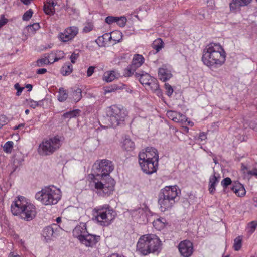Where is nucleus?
I'll return each instance as SVG.
<instances>
[{"mask_svg": "<svg viewBox=\"0 0 257 257\" xmlns=\"http://www.w3.org/2000/svg\"><path fill=\"white\" fill-rule=\"evenodd\" d=\"M47 72V69L45 68H40L37 70V73L38 74H43Z\"/></svg>", "mask_w": 257, "mask_h": 257, "instance_id": "nucleus-55", "label": "nucleus"}, {"mask_svg": "<svg viewBox=\"0 0 257 257\" xmlns=\"http://www.w3.org/2000/svg\"><path fill=\"white\" fill-rule=\"evenodd\" d=\"M164 46V42L160 38H158L154 41L152 44V47L159 52Z\"/></svg>", "mask_w": 257, "mask_h": 257, "instance_id": "nucleus-31", "label": "nucleus"}, {"mask_svg": "<svg viewBox=\"0 0 257 257\" xmlns=\"http://www.w3.org/2000/svg\"><path fill=\"white\" fill-rule=\"evenodd\" d=\"M14 87L17 90V91L16 92V95L17 96L20 95L21 93H22V91L24 89V87H20V86L19 84V83L15 84V85H14Z\"/></svg>", "mask_w": 257, "mask_h": 257, "instance_id": "nucleus-48", "label": "nucleus"}, {"mask_svg": "<svg viewBox=\"0 0 257 257\" xmlns=\"http://www.w3.org/2000/svg\"><path fill=\"white\" fill-rule=\"evenodd\" d=\"M113 170L112 162L107 159L97 160L93 166V175L96 177L107 178Z\"/></svg>", "mask_w": 257, "mask_h": 257, "instance_id": "nucleus-10", "label": "nucleus"}, {"mask_svg": "<svg viewBox=\"0 0 257 257\" xmlns=\"http://www.w3.org/2000/svg\"><path fill=\"white\" fill-rule=\"evenodd\" d=\"M65 53L63 51H57L56 52V57L54 58V60L52 62V63H54L55 62L58 61V60L63 59L64 57Z\"/></svg>", "mask_w": 257, "mask_h": 257, "instance_id": "nucleus-41", "label": "nucleus"}, {"mask_svg": "<svg viewBox=\"0 0 257 257\" xmlns=\"http://www.w3.org/2000/svg\"><path fill=\"white\" fill-rule=\"evenodd\" d=\"M150 90L155 93L158 96L160 97L162 95V92L160 89L157 80L153 78L148 85H147Z\"/></svg>", "mask_w": 257, "mask_h": 257, "instance_id": "nucleus-21", "label": "nucleus"}, {"mask_svg": "<svg viewBox=\"0 0 257 257\" xmlns=\"http://www.w3.org/2000/svg\"><path fill=\"white\" fill-rule=\"evenodd\" d=\"M47 58H48V60H54V58L56 57V52H52L51 53L47 54V56H46Z\"/></svg>", "mask_w": 257, "mask_h": 257, "instance_id": "nucleus-54", "label": "nucleus"}, {"mask_svg": "<svg viewBox=\"0 0 257 257\" xmlns=\"http://www.w3.org/2000/svg\"><path fill=\"white\" fill-rule=\"evenodd\" d=\"M33 12L31 9L27 11L23 16L24 21H28L32 16Z\"/></svg>", "mask_w": 257, "mask_h": 257, "instance_id": "nucleus-42", "label": "nucleus"}, {"mask_svg": "<svg viewBox=\"0 0 257 257\" xmlns=\"http://www.w3.org/2000/svg\"><path fill=\"white\" fill-rule=\"evenodd\" d=\"M61 198L60 190L54 186L46 187L35 195V198L45 205L56 204Z\"/></svg>", "mask_w": 257, "mask_h": 257, "instance_id": "nucleus-6", "label": "nucleus"}, {"mask_svg": "<svg viewBox=\"0 0 257 257\" xmlns=\"http://www.w3.org/2000/svg\"><path fill=\"white\" fill-rule=\"evenodd\" d=\"M11 210L14 215H19L22 219L27 221L33 219L36 214L35 206L23 196H18V199L13 202Z\"/></svg>", "mask_w": 257, "mask_h": 257, "instance_id": "nucleus-3", "label": "nucleus"}, {"mask_svg": "<svg viewBox=\"0 0 257 257\" xmlns=\"http://www.w3.org/2000/svg\"><path fill=\"white\" fill-rule=\"evenodd\" d=\"M178 194L176 186H166L161 190L159 194L158 203L162 212L172 207L175 203Z\"/></svg>", "mask_w": 257, "mask_h": 257, "instance_id": "nucleus-5", "label": "nucleus"}, {"mask_svg": "<svg viewBox=\"0 0 257 257\" xmlns=\"http://www.w3.org/2000/svg\"><path fill=\"white\" fill-rule=\"evenodd\" d=\"M242 246V237L238 236L234 240L233 248L235 251L240 249Z\"/></svg>", "mask_w": 257, "mask_h": 257, "instance_id": "nucleus-35", "label": "nucleus"}, {"mask_svg": "<svg viewBox=\"0 0 257 257\" xmlns=\"http://www.w3.org/2000/svg\"><path fill=\"white\" fill-rule=\"evenodd\" d=\"M58 235L57 226L53 224L52 226L46 227L43 231L42 235L47 241L55 237Z\"/></svg>", "mask_w": 257, "mask_h": 257, "instance_id": "nucleus-17", "label": "nucleus"}, {"mask_svg": "<svg viewBox=\"0 0 257 257\" xmlns=\"http://www.w3.org/2000/svg\"><path fill=\"white\" fill-rule=\"evenodd\" d=\"M95 69V67L94 66H90L87 71V76L88 77H90L94 72V70Z\"/></svg>", "mask_w": 257, "mask_h": 257, "instance_id": "nucleus-49", "label": "nucleus"}, {"mask_svg": "<svg viewBox=\"0 0 257 257\" xmlns=\"http://www.w3.org/2000/svg\"><path fill=\"white\" fill-rule=\"evenodd\" d=\"M56 5V3L52 2L51 5L44 4V11L47 14L49 15H53L55 13L54 7Z\"/></svg>", "mask_w": 257, "mask_h": 257, "instance_id": "nucleus-26", "label": "nucleus"}, {"mask_svg": "<svg viewBox=\"0 0 257 257\" xmlns=\"http://www.w3.org/2000/svg\"><path fill=\"white\" fill-rule=\"evenodd\" d=\"M52 2L53 1L52 0H47V3L46 4L51 5Z\"/></svg>", "mask_w": 257, "mask_h": 257, "instance_id": "nucleus-64", "label": "nucleus"}, {"mask_svg": "<svg viewBox=\"0 0 257 257\" xmlns=\"http://www.w3.org/2000/svg\"><path fill=\"white\" fill-rule=\"evenodd\" d=\"M116 22L118 25L121 27H124L127 22V19L125 16L117 17Z\"/></svg>", "mask_w": 257, "mask_h": 257, "instance_id": "nucleus-37", "label": "nucleus"}, {"mask_svg": "<svg viewBox=\"0 0 257 257\" xmlns=\"http://www.w3.org/2000/svg\"><path fill=\"white\" fill-rule=\"evenodd\" d=\"M8 22V20L2 15L0 18V28L5 25Z\"/></svg>", "mask_w": 257, "mask_h": 257, "instance_id": "nucleus-52", "label": "nucleus"}, {"mask_svg": "<svg viewBox=\"0 0 257 257\" xmlns=\"http://www.w3.org/2000/svg\"><path fill=\"white\" fill-rule=\"evenodd\" d=\"M219 176L217 177L215 175V173L213 175L211 176L209 178V191L210 193L213 194L215 191V186L216 184L219 182Z\"/></svg>", "mask_w": 257, "mask_h": 257, "instance_id": "nucleus-22", "label": "nucleus"}, {"mask_svg": "<svg viewBox=\"0 0 257 257\" xmlns=\"http://www.w3.org/2000/svg\"><path fill=\"white\" fill-rule=\"evenodd\" d=\"M226 56V53L220 44L211 43L204 48L202 61L210 68H216L225 63Z\"/></svg>", "mask_w": 257, "mask_h": 257, "instance_id": "nucleus-1", "label": "nucleus"}, {"mask_svg": "<svg viewBox=\"0 0 257 257\" xmlns=\"http://www.w3.org/2000/svg\"><path fill=\"white\" fill-rule=\"evenodd\" d=\"M23 161L24 160L23 159L21 158L18 159L16 158V156H15L13 161L14 165L15 166H17L18 165H20Z\"/></svg>", "mask_w": 257, "mask_h": 257, "instance_id": "nucleus-51", "label": "nucleus"}, {"mask_svg": "<svg viewBox=\"0 0 257 257\" xmlns=\"http://www.w3.org/2000/svg\"><path fill=\"white\" fill-rule=\"evenodd\" d=\"M117 78L114 71L106 72L104 73L103 79L107 82H110Z\"/></svg>", "mask_w": 257, "mask_h": 257, "instance_id": "nucleus-25", "label": "nucleus"}, {"mask_svg": "<svg viewBox=\"0 0 257 257\" xmlns=\"http://www.w3.org/2000/svg\"><path fill=\"white\" fill-rule=\"evenodd\" d=\"M127 114L125 111L116 105H112L106 110V120L108 121V126L116 127L124 121Z\"/></svg>", "mask_w": 257, "mask_h": 257, "instance_id": "nucleus-9", "label": "nucleus"}, {"mask_svg": "<svg viewBox=\"0 0 257 257\" xmlns=\"http://www.w3.org/2000/svg\"><path fill=\"white\" fill-rule=\"evenodd\" d=\"M110 257H124V256L123 255H119L118 254H117V253H113V254H112Z\"/></svg>", "mask_w": 257, "mask_h": 257, "instance_id": "nucleus-61", "label": "nucleus"}, {"mask_svg": "<svg viewBox=\"0 0 257 257\" xmlns=\"http://www.w3.org/2000/svg\"><path fill=\"white\" fill-rule=\"evenodd\" d=\"M31 27H32L35 30H38L40 27L38 23H34Z\"/></svg>", "mask_w": 257, "mask_h": 257, "instance_id": "nucleus-58", "label": "nucleus"}, {"mask_svg": "<svg viewBox=\"0 0 257 257\" xmlns=\"http://www.w3.org/2000/svg\"><path fill=\"white\" fill-rule=\"evenodd\" d=\"M257 227V221H253L248 223L247 226L248 232L252 233L254 232Z\"/></svg>", "mask_w": 257, "mask_h": 257, "instance_id": "nucleus-39", "label": "nucleus"}, {"mask_svg": "<svg viewBox=\"0 0 257 257\" xmlns=\"http://www.w3.org/2000/svg\"><path fill=\"white\" fill-rule=\"evenodd\" d=\"M13 146V142L12 141H8L4 145V151L8 153H11Z\"/></svg>", "mask_w": 257, "mask_h": 257, "instance_id": "nucleus-38", "label": "nucleus"}, {"mask_svg": "<svg viewBox=\"0 0 257 257\" xmlns=\"http://www.w3.org/2000/svg\"><path fill=\"white\" fill-rule=\"evenodd\" d=\"M51 63H52L48 60V58H47L46 56H45V58H41L40 59H38L37 61L33 64V65L36 67H40Z\"/></svg>", "mask_w": 257, "mask_h": 257, "instance_id": "nucleus-29", "label": "nucleus"}, {"mask_svg": "<svg viewBox=\"0 0 257 257\" xmlns=\"http://www.w3.org/2000/svg\"><path fill=\"white\" fill-rule=\"evenodd\" d=\"M158 76L161 80L165 82L172 77V74L171 71L167 68L166 65H163L158 70Z\"/></svg>", "mask_w": 257, "mask_h": 257, "instance_id": "nucleus-19", "label": "nucleus"}, {"mask_svg": "<svg viewBox=\"0 0 257 257\" xmlns=\"http://www.w3.org/2000/svg\"><path fill=\"white\" fill-rule=\"evenodd\" d=\"M165 88L166 90V94L168 96H170L172 95L173 92V89L172 87V86L169 84L168 83H166L164 85Z\"/></svg>", "mask_w": 257, "mask_h": 257, "instance_id": "nucleus-43", "label": "nucleus"}, {"mask_svg": "<svg viewBox=\"0 0 257 257\" xmlns=\"http://www.w3.org/2000/svg\"><path fill=\"white\" fill-rule=\"evenodd\" d=\"M94 183L96 193L99 196H108L112 193L114 188V180L110 177H94Z\"/></svg>", "mask_w": 257, "mask_h": 257, "instance_id": "nucleus-7", "label": "nucleus"}, {"mask_svg": "<svg viewBox=\"0 0 257 257\" xmlns=\"http://www.w3.org/2000/svg\"><path fill=\"white\" fill-rule=\"evenodd\" d=\"M252 0H232L229 4L230 11L237 13L241 10V8L248 6Z\"/></svg>", "mask_w": 257, "mask_h": 257, "instance_id": "nucleus-15", "label": "nucleus"}, {"mask_svg": "<svg viewBox=\"0 0 257 257\" xmlns=\"http://www.w3.org/2000/svg\"><path fill=\"white\" fill-rule=\"evenodd\" d=\"M207 139L206 134L204 132L200 133L198 139L201 141H205Z\"/></svg>", "mask_w": 257, "mask_h": 257, "instance_id": "nucleus-53", "label": "nucleus"}, {"mask_svg": "<svg viewBox=\"0 0 257 257\" xmlns=\"http://www.w3.org/2000/svg\"><path fill=\"white\" fill-rule=\"evenodd\" d=\"M96 214L95 218L100 225L107 226L110 225L116 216L115 212L107 204L100 206L93 210Z\"/></svg>", "mask_w": 257, "mask_h": 257, "instance_id": "nucleus-8", "label": "nucleus"}, {"mask_svg": "<svg viewBox=\"0 0 257 257\" xmlns=\"http://www.w3.org/2000/svg\"><path fill=\"white\" fill-rule=\"evenodd\" d=\"M178 249L182 256L184 257H189L193 253V244L190 241L184 240L179 243Z\"/></svg>", "mask_w": 257, "mask_h": 257, "instance_id": "nucleus-14", "label": "nucleus"}, {"mask_svg": "<svg viewBox=\"0 0 257 257\" xmlns=\"http://www.w3.org/2000/svg\"><path fill=\"white\" fill-rule=\"evenodd\" d=\"M88 233L86 225L84 223H80L79 225L76 226L73 230V235L77 238L79 241Z\"/></svg>", "mask_w": 257, "mask_h": 257, "instance_id": "nucleus-18", "label": "nucleus"}, {"mask_svg": "<svg viewBox=\"0 0 257 257\" xmlns=\"http://www.w3.org/2000/svg\"><path fill=\"white\" fill-rule=\"evenodd\" d=\"M56 222L59 223L61 221V218L60 217H58L56 219Z\"/></svg>", "mask_w": 257, "mask_h": 257, "instance_id": "nucleus-63", "label": "nucleus"}, {"mask_svg": "<svg viewBox=\"0 0 257 257\" xmlns=\"http://www.w3.org/2000/svg\"><path fill=\"white\" fill-rule=\"evenodd\" d=\"M79 57V53H76L75 52L73 53L70 57L71 63L73 64L75 63L76 60Z\"/></svg>", "mask_w": 257, "mask_h": 257, "instance_id": "nucleus-47", "label": "nucleus"}, {"mask_svg": "<svg viewBox=\"0 0 257 257\" xmlns=\"http://www.w3.org/2000/svg\"><path fill=\"white\" fill-rule=\"evenodd\" d=\"M59 38L63 42H68L72 40L69 34L67 33L66 30L64 32L59 34Z\"/></svg>", "mask_w": 257, "mask_h": 257, "instance_id": "nucleus-36", "label": "nucleus"}, {"mask_svg": "<svg viewBox=\"0 0 257 257\" xmlns=\"http://www.w3.org/2000/svg\"><path fill=\"white\" fill-rule=\"evenodd\" d=\"M33 86L31 84H28L26 85V88L28 89V91H30L32 89Z\"/></svg>", "mask_w": 257, "mask_h": 257, "instance_id": "nucleus-59", "label": "nucleus"}, {"mask_svg": "<svg viewBox=\"0 0 257 257\" xmlns=\"http://www.w3.org/2000/svg\"><path fill=\"white\" fill-rule=\"evenodd\" d=\"M123 148L127 151L132 150L135 147L134 143L128 138H125L123 142Z\"/></svg>", "mask_w": 257, "mask_h": 257, "instance_id": "nucleus-28", "label": "nucleus"}, {"mask_svg": "<svg viewBox=\"0 0 257 257\" xmlns=\"http://www.w3.org/2000/svg\"><path fill=\"white\" fill-rule=\"evenodd\" d=\"M165 219L162 218H158L154 220L153 224V226L158 230H161L165 226Z\"/></svg>", "mask_w": 257, "mask_h": 257, "instance_id": "nucleus-32", "label": "nucleus"}, {"mask_svg": "<svg viewBox=\"0 0 257 257\" xmlns=\"http://www.w3.org/2000/svg\"><path fill=\"white\" fill-rule=\"evenodd\" d=\"M68 94L66 90L63 88L61 87L59 89L58 100L60 102L65 101L68 98Z\"/></svg>", "mask_w": 257, "mask_h": 257, "instance_id": "nucleus-27", "label": "nucleus"}, {"mask_svg": "<svg viewBox=\"0 0 257 257\" xmlns=\"http://www.w3.org/2000/svg\"><path fill=\"white\" fill-rule=\"evenodd\" d=\"M61 140L58 136H55L43 141L39 145V153L42 155H50L61 146Z\"/></svg>", "mask_w": 257, "mask_h": 257, "instance_id": "nucleus-11", "label": "nucleus"}, {"mask_svg": "<svg viewBox=\"0 0 257 257\" xmlns=\"http://www.w3.org/2000/svg\"><path fill=\"white\" fill-rule=\"evenodd\" d=\"M224 191L227 189L229 185H231L230 189L237 196L242 197L245 195L246 191L244 186L239 182L232 183L231 179L229 177L224 178L221 182Z\"/></svg>", "mask_w": 257, "mask_h": 257, "instance_id": "nucleus-12", "label": "nucleus"}, {"mask_svg": "<svg viewBox=\"0 0 257 257\" xmlns=\"http://www.w3.org/2000/svg\"><path fill=\"white\" fill-rule=\"evenodd\" d=\"M161 241L154 234H149L140 237L137 244V249L142 254L146 255L151 253L158 251L161 247Z\"/></svg>", "mask_w": 257, "mask_h": 257, "instance_id": "nucleus-4", "label": "nucleus"}, {"mask_svg": "<svg viewBox=\"0 0 257 257\" xmlns=\"http://www.w3.org/2000/svg\"><path fill=\"white\" fill-rule=\"evenodd\" d=\"M180 119H181V122H180L181 123H182L183 122H185L186 120V116L183 115V114H181V113H180Z\"/></svg>", "mask_w": 257, "mask_h": 257, "instance_id": "nucleus-57", "label": "nucleus"}, {"mask_svg": "<svg viewBox=\"0 0 257 257\" xmlns=\"http://www.w3.org/2000/svg\"><path fill=\"white\" fill-rule=\"evenodd\" d=\"M80 110L79 109H75L72 111H69L63 114V117L64 118H71L79 115Z\"/></svg>", "mask_w": 257, "mask_h": 257, "instance_id": "nucleus-33", "label": "nucleus"}, {"mask_svg": "<svg viewBox=\"0 0 257 257\" xmlns=\"http://www.w3.org/2000/svg\"><path fill=\"white\" fill-rule=\"evenodd\" d=\"M116 18H117V17H114V16H107V17H106V18L105 19V22L109 25L112 24L113 23L116 22V21L117 20Z\"/></svg>", "mask_w": 257, "mask_h": 257, "instance_id": "nucleus-44", "label": "nucleus"}, {"mask_svg": "<svg viewBox=\"0 0 257 257\" xmlns=\"http://www.w3.org/2000/svg\"><path fill=\"white\" fill-rule=\"evenodd\" d=\"M115 89H106L105 90V93H109V92H111L112 91H113Z\"/></svg>", "mask_w": 257, "mask_h": 257, "instance_id": "nucleus-62", "label": "nucleus"}, {"mask_svg": "<svg viewBox=\"0 0 257 257\" xmlns=\"http://www.w3.org/2000/svg\"><path fill=\"white\" fill-rule=\"evenodd\" d=\"M180 112H177V115L175 116V119L174 120V122H181V119H180Z\"/></svg>", "mask_w": 257, "mask_h": 257, "instance_id": "nucleus-56", "label": "nucleus"}, {"mask_svg": "<svg viewBox=\"0 0 257 257\" xmlns=\"http://www.w3.org/2000/svg\"><path fill=\"white\" fill-rule=\"evenodd\" d=\"M82 239L80 242L85 245L86 247H92L94 246L100 239V236L92 235L87 233Z\"/></svg>", "mask_w": 257, "mask_h": 257, "instance_id": "nucleus-16", "label": "nucleus"}, {"mask_svg": "<svg viewBox=\"0 0 257 257\" xmlns=\"http://www.w3.org/2000/svg\"><path fill=\"white\" fill-rule=\"evenodd\" d=\"M112 34L114 38L113 40L114 41L119 42L122 39V33L119 31H113Z\"/></svg>", "mask_w": 257, "mask_h": 257, "instance_id": "nucleus-40", "label": "nucleus"}, {"mask_svg": "<svg viewBox=\"0 0 257 257\" xmlns=\"http://www.w3.org/2000/svg\"><path fill=\"white\" fill-rule=\"evenodd\" d=\"M8 123V118L7 117L2 114H0V129L2 128V127L7 124Z\"/></svg>", "mask_w": 257, "mask_h": 257, "instance_id": "nucleus-45", "label": "nucleus"}, {"mask_svg": "<svg viewBox=\"0 0 257 257\" xmlns=\"http://www.w3.org/2000/svg\"><path fill=\"white\" fill-rule=\"evenodd\" d=\"M92 29L93 26L91 24H88L84 27L83 31L85 33H88L90 32Z\"/></svg>", "mask_w": 257, "mask_h": 257, "instance_id": "nucleus-50", "label": "nucleus"}, {"mask_svg": "<svg viewBox=\"0 0 257 257\" xmlns=\"http://www.w3.org/2000/svg\"><path fill=\"white\" fill-rule=\"evenodd\" d=\"M73 71V66L70 63H66L62 66L61 72L64 76L70 75Z\"/></svg>", "mask_w": 257, "mask_h": 257, "instance_id": "nucleus-24", "label": "nucleus"}, {"mask_svg": "<svg viewBox=\"0 0 257 257\" xmlns=\"http://www.w3.org/2000/svg\"><path fill=\"white\" fill-rule=\"evenodd\" d=\"M65 30L67 33L69 34L70 37L71 38L72 40L78 33V28L75 26H70L67 28Z\"/></svg>", "mask_w": 257, "mask_h": 257, "instance_id": "nucleus-30", "label": "nucleus"}, {"mask_svg": "<svg viewBox=\"0 0 257 257\" xmlns=\"http://www.w3.org/2000/svg\"><path fill=\"white\" fill-rule=\"evenodd\" d=\"M71 98L73 100L77 102L82 98V90L80 88H77L76 89H72Z\"/></svg>", "mask_w": 257, "mask_h": 257, "instance_id": "nucleus-23", "label": "nucleus"}, {"mask_svg": "<svg viewBox=\"0 0 257 257\" xmlns=\"http://www.w3.org/2000/svg\"><path fill=\"white\" fill-rule=\"evenodd\" d=\"M43 101L44 100L43 99L38 101H36L31 99H29V100H27L28 104L30 105V106L34 109L37 107L43 106Z\"/></svg>", "mask_w": 257, "mask_h": 257, "instance_id": "nucleus-34", "label": "nucleus"}, {"mask_svg": "<svg viewBox=\"0 0 257 257\" xmlns=\"http://www.w3.org/2000/svg\"><path fill=\"white\" fill-rule=\"evenodd\" d=\"M22 3L26 5H28L31 3V0H21Z\"/></svg>", "mask_w": 257, "mask_h": 257, "instance_id": "nucleus-60", "label": "nucleus"}, {"mask_svg": "<svg viewBox=\"0 0 257 257\" xmlns=\"http://www.w3.org/2000/svg\"><path fill=\"white\" fill-rule=\"evenodd\" d=\"M159 156L157 150L147 147L145 151L139 154V163L142 170L147 174L156 172L158 168Z\"/></svg>", "mask_w": 257, "mask_h": 257, "instance_id": "nucleus-2", "label": "nucleus"}, {"mask_svg": "<svg viewBox=\"0 0 257 257\" xmlns=\"http://www.w3.org/2000/svg\"><path fill=\"white\" fill-rule=\"evenodd\" d=\"M144 62V58L142 55L135 54L131 64L125 69V75L131 76L135 74L136 70L140 67Z\"/></svg>", "mask_w": 257, "mask_h": 257, "instance_id": "nucleus-13", "label": "nucleus"}, {"mask_svg": "<svg viewBox=\"0 0 257 257\" xmlns=\"http://www.w3.org/2000/svg\"><path fill=\"white\" fill-rule=\"evenodd\" d=\"M133 75L136 78L139 79L141 84L145 86L148 85L150 82V81H151L152 79L153 78L148 73H144V72H142L141 73L135 72Z\"/></svg>", "mask_w": 257, "mask_h": 257, "instance_id": "nucleus-20", "label": "nucleus"}, {"mask_svg": "<svg viewBox=\"0 0 257 257\" xmlns=\"http://www.w3.org/2000/svg\"><path fill=\"white\" fill-rule=\"evenodd\" d=\"M177 115V112L174 111H168L167 112V117L174 121L175 116Z\"/></svg>", "mask_w": 257, "mask_h": 257, "instance_id": "nucleus-46", "label": "nucleus"}]
</instances>
